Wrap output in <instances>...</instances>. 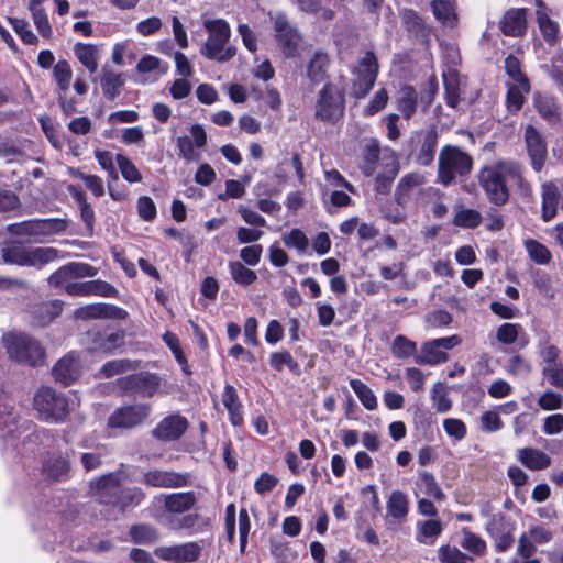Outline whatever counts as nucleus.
Listing matches in <instances>:
<instances>
[{
    "mask_svg": "<svg viewBox=\"0 0 563 563\" xmlns=\"http://www.w3.org/2000/svg\"><path fill=\"white\" fill-rule=\"evenodd\" d=\"M124 341V332L122 330H118L114 332H98L93 334L92 338V350L96 352L102 353H113L117 349H119Z\"/></svg>",
    "mask_w": 563,
    "mask_h": 563,
    "instance_id": "obj_28",
    "label": "nucleus"
},
{
    "mask_svg": "<svg viewBox=\"0 0 563 563\" xmlns=\"http://www.w3.org/2000/svg\"><path fill=\"white\" fill-rule=\"evenodd\" d=\"M29 8L32 12L33 21L37 27L38 33L44 37H49L52 35V27L43 7L29 5Z\"/></svg>",
    "mask_w": 563,
    "mask_h": 563,
    "instance_id": "obj_61",
    "label": "nucleus"
},
{
    "mask_svg": "<svg viewBox=\"0 0 563 563\" xmlns=\"http://www.w3.org/2000/svg\"><path fill=\"white\" fill-rule=\"evenodd\" d=\"M80 374V365L78 357L74 354H69L59 360L53 367V376L56 382L62 383L65 386L74 383Z\"/></svg>",
    "mask_w": 563,
    "mask_h": 563,
    "instance_id": "obj_22",
    "label": "nucleus"
},
{
    "mask_svg": "<svg viewBox=\"0 0 563 563\" xmlns=\"http://www.w3.org/2000/svg\"><path fill=\"white\" fill-rule=\"evenodd\" d=\"M522 327L519 323H503L496 330V339L499 343L510 345L517 341Z\"/></svg>",
    "mask_w": 563,
    "mask_h": 563,
    "instance_id": "obj_58",
    "label": "nucleus"
},
{
    "mask_svg": "<svg viewBox=\"0 0 563 563\" xmlns=\"http://www.w3.org/2000/svg\"><path fill=\"white\" fill-rule=\"evenodd\" d=\"M2 258L8 264L29 266V247L22 244H12L2 250Z\"/></svg>",
    "mask_w": 563,
    "mask_h": 563,
    "instance_id": "obj_48",
    "label": "nucleus"
},
{
    "mask_svg": "<svg viewBox=\"0 0 563 563\" xmlns=\"http://www.w3.org/2000/svg\"><path fill=\"white\" fill-rule=\"evenodd\" d=\"M68 191L71 198L76 201L80 210V217L85 222L86 229L90 234L93 232L95 223V211L92 207L87 202L86 194L75 185H69Z\"/></svg>",
    "mask_w": 563,
    "mask_h": 563,
    "instance_id": "obj_35",
    "label": "nucleus"
},
{
    "mask_svg": "<svg viewBox=\"0 0 563 563\" xmlns=\"http://www.w3.org/2000/svg\"><path fill=\"white\" fill-rule=\"evenodd\" d=\"M300 9L317 14L319 19L330 21L335 16L334 8L342 0H295Z\"/></svg>",
    "mask_w": 563,
    "mask_h": 563,
    "instance_id": "obj_26",
    "label": "nucleus"
},
{
    "mask_svg": "<svg viewBox=\"0 0 563 563\" xmlns=\"http://www.w3.org/2000/svg\"><path fill=\"white\" fill-rule=\"evenodd\" d=\"M201 548L197 542L157 547L154 554L169 563H192L198 560Z\"/></svg>",
    "mask_w": 563,
    "mask_h": 563,
    "instance_id": "obj_15",
    "label": "nucleus"
},
{
    "mask_svg": "<svg viewBox=\"0 0 563 563\" xmlns=\"http://www.w3.org/2000/svg\"><path fill=\"white\" fill-rule=\"evenodd\" d=\"M269 363L271 366L276 371H282L284 366H287L294 373L299 371L298 363L294 360L288 351L273 353L269 357Z\"/></svg>",
    "mask_w": 563,
    "mask_h": 563,
    "instance_id": "obj_60",
    "label": "nucleus"
},
{
    "mask_svg": "<svg viewBox=\"0 0 563 563\" xmlns=\"http://www.w3.org/2000/svg\"><path fill=\"white\" fill-rule=\"evenodd\" d=\"M130 536L132 541L139 544H151L156 542L159 538L157 529L147 523L132 526Z\"/></svg>",
    "mask_w": 563,
    "mask_h": 563,
    "instance_id": "obj_45",
    "label": "nucleus"
},
{
    "mask_svg": "<svg viewBox=\"0 0 563 563\" xmlns=\"http://www.w3.org/2000/svg\"><path fill=\"white\" fill-rule=\"evenodd\" d=\"M274 24L276 37L283 53L288 57L294 56L301 41L300 34L284 14H277Z\"/></svg>",
    "mask_w": 563,
    "mask_h": 563,
    "instance_id": "obj_17",
    "label": "nucleus"
},
{
    "mask_svg": "<svg viewBox=\"0 0 563 563\" xmlns=\"http://www.w3.org/2000/svg\"><path fill=\"white\" fill-rule=\"evenodd\" d=\"M542 375L549 384L563 390V364H552L542 367Z\"/></svg>",
    "mask_w": 563,
    "mask_h": 563,
    "instance_id": "obj_64",
    "label": "nucleus"
},
{
    "mask_svg": "<svg viewBox=\"0 0 563 563\" xmlns=\"http://www.w3.org/2000/svg\"><path fill=\"white\" fill-rule=\"evenodd\" d=\"M537 20L544 40L549 44H554L558 37L559 26L552 21L544 11L537 10Z\"/></svg>",
    "mask_w": 563,
    "mask_h": 563,
    "instance_id": "obj_56",
    "label": "nucleus"
},
{
    "mask_svg": "<svg viewBox=\"0 0 563 563\" xmlns=\"http://www.w3.org/2000/svg\"><path fill=\"white\" fill-rule=\"evenodd\" d=\"M418 106V93L411 86H404L399 91L397 99V109L405 119H410Z\"/></svg>",
    "mask_w": 563,
    "mask_h": 563,
    "instance_id": "obj_40",
    "label": "nucleus"
},
{
    "mask_svg": "<svg viewBox=\"0 0 563 563\" xmlns=\"http://www.w3.org/2000/svg\"><path fill=\"white\" fill-rule=\"evenodd\" d=\"M533 107L540 117L550 125H556L560 123L561 113L553 97L536 92L533 95Z\"/></svg>",
    "mask_w": 563,
    "mask_h": 563,
    "instance_id": "obj_24",
    "label": "nucleus"
},
{
    "mask_svg": "<svg viewBox=\"0 0 563 563\" xmlns=\"http://www.w3.org/2000/svg\"><path fill=\"white\" fill-rule=\"evenodd\" d=\"M63 301L49 300L37 303L33 307V316L38 325H46L60 314Z\"/></svg>",
    "mask_w": 563,
    "mask_h": 563,
    "instance_id": "obj_36",
    "label": "nucleus"
},
{
    "mask_svg": "<svg viewBox=\"0 0 563 563\" xmlns=\"http://www.w3.org/2000/svg\"><path fill=\"white\" fill-rule=\"evenodd\" d=\"M59 251L51 246L29 247V266L41 268L42 266L55 261Z\"/></svg>",
    "mask_w": 563,
    "mask_h": 563,
    "instance_id": "obj_43",
    "label": "nucleus"
},
{
    "mask_svg": "<svg viewBox=\"0 0 563 563\" xmlns=\"http://www.w3.org/2000/svg\"><path fill=\"white\" fill-rule=\"evenodd\" d=\"M145 498L144 493L137 487H123L114 507L124 511L131 506H137Z\"/></svg>",
    "mask_w": 563,
    "mask_h": 563,
    "instance_id": "obj_53",
    "label": "nucleus"
},
{
    "mask_svg": "<svg viewBox=\"0 0 563 563\" xmlns=\"http://www.w3.org/2000/svg\"><path fill=\"white\" fill-rule=\"evenodd\" d=\"M424 183L423 176L419 174H408L404 176L396 189L395 196L399 205L404 206L408 202L411 191Z\"/></svg>",
    "mask_w": 563,
    "mask_h": 563,
    "instance_id": "obj_41",
    "label": "nucleus"
},
{
    "mask_svg": "<svg viewBox=\"0 0 563 563\" xmlns=\"http://www.w3.org/2000/svg\"><path fill=\"white\" fill-rule=\"evenodd\" d=\"M330 58L323 52H316L307 65V76L313 85H319L327 78Z\"/></svg>",
    "mask_w": 563,
    "mask_h": 563,
    "instance_id": "obj_32",
    "label": "nucleus"
},
{
    "mask_svg": "<svg viewBox=\"0 0 563 563\" xmlns=\"http://www.w3.org/2000/svg\"><path fill=\"white\" fill-rule=\"evenodd\" d=\"M478 179L489 201L497 206L508 201L509 186H517L523 190L529 188L522 177V167L510 161H500L484 167Z\"/></svg>",
    "mask_w": 563,
    "mask_h": 563,
    "instance_id": "obj_1",
    "label": "nucleus"
},
{
    "mask_svg": "<svg viewBox=\"0 0 563 563\" xmlns=\"http://www.w3.org/2000/svg\"><path fill=\"white\" fill-rule=\"evenodd\" d=\"M482 222V216L478 211L473 209H465L457 212L453 219L456 227L474 229Z\"/></svg>",
    "mask_w": 563,
    "mask_h": 563,
    "instance_id": "obj_62",
    "label": "nucleus"
},
{
    "mask_svg": "<svg viewBox=\"0 0 563 563\" xmlns=\"http://www.w3.org/2000/svg\"><path fill=\"white\" fill-rule=\"evenodd\" d=\"M505 71L511 79L510 84L520 85L526 90H530V84L527 76L521 71V65L517 57L509 55L505 59Z\"/></svg>",
    "mask_w": 563,
    "mask_h": 563,
    "instance_id": "obj_46",
    "label": "nucleus"
},
{
    "mask_svg": "<svg viewBox=\"0 0 563 563\" xmlns=\"http://www.w3.org/2000/svg\"><path fill=\"white\" fill-rule=\"evenodd\" d=\"M343 112V93L333 84L324 85L317 103V117L323 121H334L341 118Z\"/></svg>",
    "mask_w": 563,
    "mask_h": 563,
    "instance_id": "obj_12",
    "label": "nucleus"
},
{
    "mask_svg": "<svg viewBox=\"0 0 563 563\" xmlns=\"http://www.w3.org/2000/svg\"><path fill=\"white\" fill-rule=\"evenodd\" d=\"M433 14L444 25L454 26L457 16L454 2L450 0H433L431 3Z\"/></svg>",
    "mask_w": 563,
    "mask_h": 563,
    "instance_id": "obj_42",
    "label": "nucleus"
},
{
    "mask_svg": "<svg viewBox=\"0 0 563 563\" xmlns=\"http://www.w3.org/2000/svg\"><path fill=\"white\" fill-rule=\"evenodd\" d=\"M98 269L87 263L71 262L63 265L48 277V284L55 288L64 289L67 292V286L76 284L75 279L85 277H95Z\"/></svg>",
    "mask_w": 563,
    "mask_h": 563,
    "instance_id": "obj_13",
    "label": "nucleus"
},
{
    "mask_svg": "<svg viewBox=\"0 0 563 563\" xmlns=\"http://www.w3.org/2000/svg\"><path fill=\"white\" fill-rule=\"evenodd\" d=\"M202 25L208 32V37L200 49L201 55L218 63L232 59L236 54V48L230 44L229 23L223 19H205Z\"/></svg>",
    "mask_w": 563,
    "mask_h": 563,
    "instance_id": "obj_2",
    "label": "nucleus"
},
{
    "mask_svg": "<svg viewBox=\"0 0 563 563\" xmlns=\"http://www.w3.org/2000/svg\"><path fill=\"white\" fill-rule=\"evenodd\" d=\"M128 477L124 464H121L117 471L91 481L90 490L98 503L114 507Z\"/></svg>",
    "mask_w": 563,
    "mask_h": 563,
    "instance_id": "obj_7",
    "label": "nucleus"
},
{
    "mask_svg": "<svg viewBox=\"0 0 563 563\" xmlns=\"http://www.w3.org/2000/svg\"><path fill=\"white\" fill-rule=\"evenodd\" d=\"M506 107L510 112H518L525 103V95L530 90H526L520 85L506 82Z\"/></svg>",
    "mask_w": 563,
    "mask_h": 563,
    "instance_id": "obj_50",
    "label": "nucleus"
},
{
    "mask_svg": "<svg viewBox=\"0 0 563 563\" xmlns=\"http://www.w3.org/2000/svg\"><path fill=\"white\" fill-rule=\"evenodd\" d=\"M3 343L10 358L31 366L44 363V350L32 336L24 333H7Z\"/></svg>",
    "mask_w": 563,
    "mask_h": 563,
    "instance_id": "obj_4",
    "label": "nucleus"
},
{
    "mask_svg": "<svg viewBox=\"0 0 563 563\" xmlns=\"http://www.w3.org/2000/svg\"><path fill=\"white\" fill-rule=\"evenodd\" d=\"M283 242L287 247H295L299 252H305L309 245V240L300 229H292L283 235Z\"/></svg>",
    "mask_w": 563,
    "mask_h": 563,
    "instance_id": "obj_63",
    "label": "nucleus"
},
{
    "mask_svg": "<svg viewBox=\"0 0 563 563\" xmlns=\"http://www.w3.org/2000/svg\"><path fill=\"white\" fill-rule=\"evenodd\" d=\"M560 201V190L553 183L542 185V219L549 222L556 216Z\"/></svg>",
    "mask_w": 563,
    "mask_h": 563,
    "instance_id": "obj_30",
    "label": "nucleus"
},
{
    "mask_svg": "<svg viewBox=\"0 0 563 563\" xmlns=\"http://www.w3.org/2000/svg\"><path fill=\"white\" fill-rule=\"evenodd\" d=\"M124 85V78L122 74L115 73L109 68H103L100 76V86L103 96L108 100L115 99Z\"/></svg>",
    "mask_w": 563,
    "mask_h": 563,
    "instance_id": "obj_34",
    "label": "nucleus"
},
{
    "mask_svg": "<svg viewBox=\"0 0 563 563\" xmlns=\"http://www.w3.org/2000/svg\"><path fill=\"white\" fill-rule=\"evenodd\" d=\"M442 77L445 90V102L450 108L455 109L461 101L462 77L455 68L451 67L443 71Z\"/></svg>",
    "mask_w": 563,
    "mask_h": 563,
    "instance_id": "obj_25",
    "label": "nucleus"
},
{
    "mask_svg": "<svg viewBox=\"0 0 563 563\" xmlns=\"http://www.w3.org/2000/svg\"><path fill=\"white\" fill-rule=\"evenodd\" d=\"M68 228L67 219H32L19 223H11L7 231L21 242L42 243L52 235L59 234Z\"/></svg>",
    "mask_w": 563,
    "mask_h": 563,
    "instance_id": "obj_3",
    "label": "nucleus"
},
{
    "mask_svg": "<svg viewBox=\"0 0 563 563\" xmlns=\"http://www.w3.org/2000/svg\"><path fill=\"white\" fill-rule=\"evenodd\" d=\"M142 483L150 487L178 488L188 485L189 475L173 471L152 470L144 473Z\"/></svg>",
    "mask_w": 563,
    "mask_h": 563,
    "instance_id": "obj_18",
    "label": "nucleus"
},
{
    "mask_svg": "<svg viewBox=\"0 0 563 563\" xmlns=\"http://www.w3.org/2000/svg\"><path fill=\"white\" fill-rule=\"evenodd\" d=\"M222 402L227 408L230 421L233 426H240L243 422L242 404L238 393L232 385H225L222 394Z\"/></svg>",
    "mask_w": 563,
    "mask_h": 563,
    "instance_id": "obj_33",
    "label": "nucleus"
},
{
    "mask_svg": "<svg viewBox=\"0 0 563 563\" xmlns=\"http://www.w3.org/2000/svg\"><path fill=\"white\" fill-rule=\"evenodd\" d=\"M416 486L427 496L437 501L445 500V494L437 482L434 475L430 472L422 471L418 475Z\"/></svg>",
    "mask_w": 563,
    "mask_h": 563,
    "instance_id": "obj_39",
    "label": "nucleus"
},
{
    "mask_svg": "<svg viewBox=\"0 0 563 563\" xmlns=\"http://www.w3.org/2000/svg\"><path fill=\"white\" fill-rule=\"evenodd\" d=\"M391 353L397 358H408L410 356H416L417 344L416 342L409 340L405 335H397L391 344Z\"/></svg>",
    "mask_w": 563,
    "mask_h": 563,
    "instance_id": "obj_52",
    "label": "nucleus"
},
{
    "mask_svg": "<svg viewBox=\"0 0 563 563\" xmlns=\"http://www.w3.org/2000/svg\"><path fill=\"white\" fill-rule=\"evenodd\" d=\"M462 534L463 538L460 541V545L463 549L475 555H483L485 553L486 543L479 536L467 529H463Z\"/></svg>",
    "mask_w": 563,
    "mask_h": 563,
    "instance_id": "obj_57",
    "label": "nucleus"
},
{
    "mask_svg": "<svg viewBox=\"0 0 563 563\" xmlns=\"http://www.w3.org/2000/svg\"><path fill=\"white\" fill-rule=\"evenodd\" d=\"M140 361L129 358L111 360L102 365L98 372V377L110 378L119 374L135 371L140 367Z\"/></svg>",
    "mask_w": 563,
    "mask_h": 563,
    "instance_id": "obj_37",
    "label": "nucleus"
},
{
    "mask_svg": "<svg viewBox=\"0 0 563 563\" xmlns=\"http://www.w3.org/2000/svg\"><path fill=\"white\" fill-rule=\"evenodd\" d=\"M472 158L456 146L446 145L439 155V179L449 185L455 174H466L472 169Z\"/></svg>",
    "mask_w": 563,
    "mask_h": 563,
    "instance_id": "obj_9",
    "label": "nucleus"
},
{
    "mask_svg": "<svg viewBox=\"0 0 563 563\" xmlns=\"http://www.w3.org/2000/svg\"><path fill=\"white\" fill-rule=\"evenodd\" d=\"M42 473L48 479L55 482L64 481L69 476L70 463L60 454L48 453L43 459Z\"/></svg>",
    "mask_w": 563,
    "mask_h": 563,
    "instance_id": "obj_21",
    "label": "nucleus"
},
{
    "mask_svg": "<svg viewBox=\"0 0 563 563\" xmlns=\"http://www.w3.org/2000/svg\"><path fill=\"white\" fill-rule=\"evenodd\" d=\"M500 30L508 36H521L526 32V9L509 10L500 21Z\"/></svg>",
    "mask_w": 563,
    "mask_h": 563,
    "instance_id": "obj_27",
    "label": "nucleus"
},
{
    "mask_svg": "<svg viewBox=\"0 0 563 563\" xmlns=\"http://www.w3.org/2000/svg\"><path fill=\"white\" fill-rule=\"evenodd\" d=\"M67 294L81 297L101 296L112 298L117 296L118 290L104 280L95 279L67 286Z\"/></svg>",
    "mask_w": 563,
    "mask_h": 563,
    "instance_id": "obj_20",
    "label": "nucleus"
},
{
    "mask_svg": "<svg viewBox=\"0 0 563 563\" xmlns=\"http://www.w3.org/2000/svg\"><path fill=\"white\" fill-rule=\"evenodd\" d=\"M442 532V525L439 520H426L418 526L417 541L423 544H433L434 540Z\"/></svg>",
    "mask_w": 563,
    "mask_h": 563,
    "instance_id": "obj_47",
    "label": "nucleus"
},
{
    "mask_svg": "<svg viewBox=\"0 0 563 563\" xmlns=\"http://www.w3.org/2000/svg\"><path fill=\"white\" fill-rule=\"evenodd\" d=\"M438 559L441 563H470L472 558L456 547L441 545L438 550Z\"/></svg>",
    "mask_w": 563,
    "mask_h": 563,
    "instance_id": "obj_55",
    "label": "nucleus"
},
{
    "mask_svg": "<svg viewBox=\"0 0 563 563\" xmlns=\"http://www.w3.org/2000/svg\"><path fill=\"white\" fill-rule=\"evenodd\" d=\"M53 76L60 93L66 95L73 77L69 64L66 60L57 62L53 68Z\"/></svg>",
    "mask_w": 563,
    "mask_h": 563,
    "instance_id": "obj_54",
    "label": "nucleus"
},
{
    "mask_svg": "<svg viewBox=\"0 0 563 563\" xmlns=\"http://www.w3.org/2000/svg\"><path fill=\"white\" fill-rule=\"evenodd\" d=\"M378 62L372 51L366 52L352 70L351 95L356 99L365 98L374 87L378 75Z\"/></svg>",
    "mask_w": 563,
    "mask_h": 563,
    "instance_id": "obj_8",
    "label": "nucleus"
},
{
    "mask_svg": "<svg viewBox=\"0 0 563 563\" xmlns=\"http://www.w3.org/2000/svg\"><path fill=\"white\" fill-rule=\"evenodd\" d=\"M188 420L179 415L173 413L162 419L152 430V435L164 442H172L180 439L188 429Z\"/></svg>",
    "mask_w": 563,
    "mask_h": 563,
    "instance_id": "obj_16",
    "label": "nucleus"
},
{
    "mask_svg": "<svg viewBox=\"0 0 563 563\" xmlns=\"http://www.w3.org/2000/svg\"><path fill=\"white\" fill-rule=\"evenodd\" d=\"M538 406L545 411H553L563 407V395L548 389L537 400Z\"/></svg>",
    "mask_w": 563,
    "mask_h": 563,
    "instance_id": "obj_59",
    "label": "nucleus"
},
{
    "mask_svg": "<svg viewBox=\"0 0 563 563\" xmlns=\"http://www.w3.org/2000/svg\"><path fill=\"white\" fill-rule=\"evenodd\" d=\"M386 510L385 520L387 522L396 523L404 521L409 512L408 496L400 490L391 492L386 504Z\"/></svg>",
    "mask_w": 563,
    "mask_h": 563,
    "instance_id": "obj_23",
    "label": "nucleus"
},
{
    "mask_svg": "<svg viewBox=\"0 0 563 563\" xmlns=\"http://www.w3.org/2000/svg\"><path fill=\"white\" fill-rule=\"evenodd\" d=\"M525 249L529 255V258L538 265H548L552 260L550 250L537 240H526Z\"/></svg>",
    "mask_w": 563,
    "mask_h": 563,
    "instance_id": "obj_44",
    "label": "nucleus"
},
{
    "mask_svg": "<svg viewBox=\"0 0 563 563\" xmlns=\"http://www.w3.org/2000/svg\"><path fill=\"white\" fill-rule=\"evenodd\" d=\"M517 457L526 467L532 471L544 470L551 464L550 456L534 448L518 450Z\"/></svg>",
    "mask_w": 563,
    "mask_h": 563,
    "instance_id": "obj_31",
    "label": "nucleus"
},
{
    "mask_svg": "<svg viewBox=\"0 0 563 563\" xmlns=\"http://www.w3.org/2000/svg\"><path fill=\"white\" fill-rule=\"evenodd\" d=\"M350 386L353 389V391L356 394V396L360 399V401L362 402V405L367 410L376 409L377 398L374 395V393L372 391V389L366 384H364L360 379L354 378V379L350 380Z\"/></svg>",
    "mask_w": 563,
    "mask_h": 563,
    "instance_id": "obj_49",
    "label": "nucleus"
},
{
    "mask_svg": "<svg viewBox=\"0 0 563 563\" xmlns=\"http://www.w3.org/2000/svg\"><path fill=\"white\" fill-rule=\"evenodd\" d=\"M75 56L92 74L98 69L99 48L95 44L77 43L74 46Z\"/></svg>",
    "mask_w": 563,
    "mask_h": 563,
    "instance_id": "obj_38",
    "label": "nucleus"
},
{
    "mask_svg": "<svg viewBox=\"0 0 563 563\" xmlns=\"http://www.w3.org/2000/svg\"><path fill=\"white\" fill-rule=\"evenodd\" d=\"M0 432L3 437L20 439L22 444L34 443L41 441L46 430L37 431L31 420L18 418L13 413V407L9 404H0Z\"/></svg>",
    "mask_w": 563,
    "mask_h": 563,
    "instance_id": "obj_5",
    "label": "nucleus"
},
{
    "mask_svg": "<svg viewBox=\"0 0 563 563\" xmlns=\"http://www.w3.org/2000/svg\"><path fill=\"white\" fill-rule=\"evenodd\" d=\"M115 386L125 395L150 398L158 390L161 378L153 373L140 372L118 378Z\"/></svg>",
    "mask_w": 563,
    "mask_h": 563,
    "instance_id": "obj_10",
    "label": "nucleus"
},
{
    "mask_svg": "<svg viewBox=\"0 0 563 563\" xmlns=\"http://www.w3.org/2000/svg\"><path fill=\"white\" fill-rule=\"evenodd\" d=\"M78 320L90 319H125L128 313L122 308L110 303H91L76 309L74 313Z\"/></svg>",
    "mask_w": 563,
    "mask_h": 563,
    "instance_id": "obj_19",
    "label": "nucleus"
},
{
    "mask_svg": "<svg viewBox=\"0 0 563 563\" xmlns=\"http://www.w3.org/2000/svg\"><path fill=\"white\" fill-rule=\"evenodd\" d=\"M229 268L231 277L239 285L249 286L257 279L256 273L240 262H230Z\"/></svg>",
    "mask_w": 563,
    "mask_h": 563,
    "instance_id": "obj_51",
    "label": "nucleus"
},
{
    "mask_svg": "<svg viewBox=\"0 0 563 563\" xmlns=\"http://www.w3.org/2000/svg\"><path fill=\"white\" fill-rule=\"evenodd\" d=\"M197 501L195 492L174 493L165 496L164 506L167 511L181 514L190 510Z\"/></svg>",
    "mask_w": 563,
    "mask_h": 563,
    "instance_id": "obj_29",
    "label": "nucleus"
},
{
    "mask_svg": "<svg viewBox=\"0 0 563 563\" xmlns=\"http://www.w3.org/2000/svg\"><path fill=\"white\" fill-rule=\"evenodd\" d=\"M151 413V406L134 404L118 408L108 419L110 428L132 429L142 424Z\"/></svg>",
    "mask_w": 563,
    "mask_h": 563,
    "instance_id": "obj_14",
    "label": "nucleus"
},
{
    "mask_svg": "<svg viewBox=\"0 0 563 563\" xmlns=\"http://www.w3.org/2000/svg\"><path fill=\"white\" fill-rule=\"evenodd\" d=\"M460 343L461 338L455 334L427 341L421 345L420 352L415 356V362L419 365L432 366L445 363L449 360V355L445 351L455 347Z\"/></svg>",
    "mask_w": 563,
    "mask_h": 563,
    "instance_id": "obj_11",
    "label": "nucleus"
},
{
    "mask_svg": "<svg viewBox=\"0 0 563 563\" xmlns=\"http://www.w3.org/2000/svg\"><path fill=\"white\" fill-rule=\"evenodd\" d=\"M34 408L38 417L51 423H62L69 413V401L51 387H42L34 395Z\"/></svg>",
    "mask_w": 563,
    "mask_h": 563,
    "instance_id": "obj_6",
    "label": "nucleus"
}]
</instances>
